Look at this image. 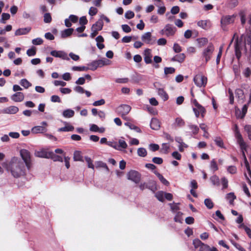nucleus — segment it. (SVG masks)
I'll list each match as a JSON object with an SVG mask.
<instances>
[{"label":"nucleus","mask_w":251,"mask_h":251,"mask_svg":"<svg viewBox=\"0 0 251 251\" xmlns=\"http://www.w3.org/2000/svg\"><path fill=\"white\" fill-rule=\"evenodd\" d=\"M3 166L14 177L18 178L25 174V165L23 161L17 157H12L7 163H3Z\"/></svg>","instance_id":"obj_1"},{"label":"nucleus","mask_w":251,"mask_h":251,"mask_svg":"<svg viewBox=\"0 0 251 251\" xmlns=\"http://www.w3.org/2000/svg\"><path fill=\"white\" fill-rule=\"evenodd\" d=\"M234 48L235 55L238 59H239L241 56V50H244L245 53L248 50L251 52V36L248 35L245 37L244 43L237 37L235 40Z\"/></svg>","instance_id":"obj_2"},{"label":"nucleus","mask_w":251,"mask_h":251,"mask_svg":"<svg viewBox=\"0 0 251 251\" xmlns=\"http://www.w3.org/2000/svg\"><path fill=\"white\" fill-rule=\"evenodd\" d=\"M235 137L237 138V142L238 144L240 145V148L242 150V155L244 157L245 163L247 169L248 173L249 176L251 177V171L250 169L249 163L248 162L247 158L246 157L244 151H246L247 145L244 142V140L242 138L241 134H240L239 131H237L235 133Z\"/></svg>","instance_id":"obj_3"},{"label":"nucleus","mask_w":251,"mask_h":251,"mask_svg":"<svg viewBox=\"0 0 251 251\" xmlns=\"http://www.w3.org/2000/svg\"><path fill=\"white\" fill-rule=\"evenodd\" d=\"M20 153L26 167L29 170L32 166L30 152L27 150L22 149L21 150Z\"/></svg>","instance_id":"obj_4"},{"label":"nucleus","mask_w":251,"mask_h":251,"mask_svg":"<svg viewBox=\"0 0 251 251\" xmlns=\"http://www.w3.org/2000/svg\"><path fill=\"white\" fill-rule=\"evenodd\" d=\"M110 61L106 58H103L91 62L89 65L91 67L90 69L94 71L97 69L98 67H101L105 65H109Z\"/></svg>","instance_id":"obj_5"},{"label":"nucleus","mask_w":251,"mask_h":251,"mask_svg":"<svg viewBox=\"0 0 251 251\" xmlns=\"http://www.w3.org/2000/svg\"><path fill=\"white\" fill-rule=\"evenodd\" d=\"M192 102L195 106L193 108V110L195 114L196 117L198 118L200 115H201L202 117H203L205 113V108L202 105L200 104L196 100H193Z\"/></svg>","instance_id":"obj_6"},{"label":"nucleus","mask_w":251,"mask_h":251,"mask_svg":"<svg viewBox=\"0 0 251 251\" xmlns=\"http://www.w3.org/2000/svg\"><path fill=\"white\" fill-rule=\"evenodd\" d=\"M127 178L134 183H139L141 179V175L138 172L135 170H130L126 175Z\"/></svg>","instance_id":"obj_7"},{"label":"nucleus","mask_w":251,"mask_h":251,"mask_svg":"<svg viewBox=\"0 0 251 251\" xmlns=\"http://www.w3.org/2000/svg\"><path fill=\"white\" fill-rule=\"evenodd\" d=\"M214 50V47L211 43H210L207 47L203 50L202 56L204 58L206 62L211 59Z\"/></svg>","instance_id":"obj_8"},{"label":"nucleus","mask_w":251,"mask_h":251,"mask_svg":"<svg viewBox=\"0 0 251 251\" xmlns=\"http://www.w3.org/2000/svg\"><path fill=\"white\" fill-rule=\"evenodd\" d=\"M195 84L199 87H205L207 83V77L201 74H198L194 77Z\"/></svg>","instance_id":"obj_9"},{"label":"nucleus","mask_w":251,"mask_h":251,"mask_svg":"<svg viewBox=\"0 0 251 251\" xmlns=\"http://www.w3.org/2000/svg\"><path fill=\"white\" fill-rule=\"evenodd\" d=\"M235 17L234 15L223 16L221 19V24L223 29H224L227 25L233 23Z\"/></svg>","instance_id":"obj_10"},{"label":"nucleus","mask_w":251,"mask_h":251,"mask_svg":"<svg viewBox=\"0 0 251 251\" xmlns=\"http://www.w3.org/2000/svg\"><path fill=\"white\" fill-rule=\"evenodd\" d=\"M131 107L129 105L122 104L116 108V111L120 115H127L131 110Z\"/></svg>","instance_id":"obj_11"},{"label":"nucleus","mask_w":251,"mask_h":251,"mask_svg":"<svg viewBox=\"0 0 251 251\" xmlns=\"http://www.w3.org/2000/svg\"><path fill=\"white\" fill-rule=\"evenodd\" d=\"M50 54L53 56L61 58L64 60H70V58L68 56L67 54L63 51H57L55 50H52L50 52Z\"/></svg>","instance_id":"obj_12"},{"label":"nucleus","mask_w":251,"mask_h":251,"mask_svg":"<svg viewBox=\"0 0 251 251\" xmlns=\"http://www.w3.org/2000/svg\"><path fill=\"white\" fill-rule=\"evenodd\" d=\"M141 39L142 41L146 44H152L155 42V39L152 41L151 38V33L150 32H148L144 34L142 36Z\"/></svg>","instance_id":"obj_13"},{"label":"nucleus","mask_w":251,"mask_h":251,"mask_svg":"<svg viewBox=\"0 0 251 251\" xmlns=\"http://www.w3.org/2000/svg\"><path fill=\"white\" fill-rule=\"evenodd\" d=\"M165 27L166 30V36L169 37L170 36H173L175 34L176 31V27H173L170 24L166 25Z\"/></svg>","instance_id":"obj_14"},{"label":"nucleus","mask_w":251,"mask_h":251,"mask_svg":"<svg viewBox=\"0 0 251 251\" xmlns=\"http://www.w3.org/2000/svg\"><path fill=\"white\" fill-rule=\"evenodd\" d=\"M197 25L204 29H208L211 27V23L209 20H201L197 23Z\"/></svg>","instance_id":"obj_15"},{"label":"nucleus","mask_w":251,"mask_h":251,"mask_svg":"<svg viewBox=\"0 0 251 251\" xmlns=\"http://www.w3.org/2000/svg\"><path fill=\"white\" fill-rule=\"evenodd\" d=\"M152 55L151 50L150 49H146L144 51V61L147 64H150L152 62Z\"/></svg>","instance_id":"obj_16"},{"label":"nucleus","mask_w":251,"mask_h":251,"mask_svg":"<svg viewBox=\"0 0 251 251\" xmlns=\"http://www.w3.org/2000/svg\"><path fill=\"white\" fill-rule=\"evenodd\" d=\"M235 95L236 97L238 98V101L239 102L241 103L244 102L245 97L242 90L240 89H237L235 90Z\"/></svg>","instance_id":"obj_17"},{"label":"nucleus","mask_w":251,"mask_h":251,"mask_svg":"<svg viewBox=\"0 0 251 251\" xmlns=\"http://www.w3.org/2000/svg\"><path fill=\"white\" fill-rule=\"evenodd\" d=\"M11 99L16 102H20L24 100V95L21 92H17L11 97Z\"/></svg>","instance_id":"obj_18"},{"label":"nucleus","mask_w":251,"mask_h":251,"mask_svg":"<svg viewBox=\"0 0 251 251\" xmlns=\"http://www.w3.org/2000/svg\"><path fill=\"white\" fill-rule=\"evenodd\" d=\"M31 30L30 27L19 28L15 32V36H20L25 35L28 33Z\"/></svg>","instance_id":"obj_19"},{"label":"nucleus","mask_w":251,"mask_h":251,"mask_svg":"<svg viewBox=\"0 0 251 251\" xmlns=\"http://www.w3.org/2000/svg\"><path fill=\"white\" fill-rule=\"evenodd\" d=\"M50 152V151H46L44 150L36 151L35 152V155L39 157L49 158Z\"/></svg>","instance_id":"obj_20"},{"label":"nucleus","mask_w":251,"mask_h":251,"mask_svg":"<svg viewBox=\"0 0 251 251\" xmlns=\"http://www.w3.org/2000/svg\"><path fill=\"white\" fill-rule=\"evenodd\" d=\"M151 127L154 130H158L160 127V122L156 118H152L150 124Z\"/></svg>","instance_id":"obj_21"},{"label":"nucleus","mask_w":251,"mask_h":251,"mask_svg":"<svg viewBox=\"0 0 251 251\" xmlns=\"http://www.w3.org/2000/svg\"><path fill=\"white\" fill-rule=\"evenodd\" d=\"M19 111V108L15 106H10L5 108L3 111L5 113L14 114Z\"/></svg>","instance_id":"obj_22"},{"label":"nucleus","mask_w":251,"mask_h":251,"mask_svg":"<svg viewBox=\"0 0 251 251\" xmlns=\"http://www.w3.org/2000/svg\"><path fill=\"white\" fill-rule=\"evenodd\" d=\"M103 25V23L102 19H100L92 25L91 29H96L99 31L102 29Z\"/></svg>","instance_id":"obj_23"},{"label":"nucleus","mask_w":251,"mask_h":251,"mask_svg":"<svg viewBox=\"0 0 251 251\" xmlns=\"http://www.w3.org/2000/svg\"><path fill=\"white\" fill-rule=\"evenodd\" d=\"M46 131V128L43 126H35L33 127L31 129L32 132L35 134L43 133Z\"/></svg>","instance_id":"obj_24"},{"label":"nucleus","mask_w":251,"mask_h":251,"mask_svg":"<svg viewBox=\"0 0 251 251\" xmlns=\"http://www.w3.org/2000/svg\"><path fill=\"white\" fill-rule=\"evenodd\" d=\"M62 115L65 118H70L74 116L75 112L72 109H68L63 112Z\"/></svg>","instance_id":"obj_25"},{"label":"nucleus","mask_w":251,"mask_h":251,"mask_svg":"<svg viewBox=\"0 0 251 251\" xmlns=\"http://www.w3.org/2000/svg\"><path fill=\"white\" fill-rule=\"evenodd\" d=\"M73 28H68L62 31L61 32V37L62 38H65L68 36H70L73 32Z\"/></svg>","instance_id":"obj_26"},{"label":"nucleus","mask_w":251,"mask_h":251,"mask_svg":"<svg viewBox=\"0 0 251 251\" xmlns=\"http://www.w3.org/2000/svg\"><path fill=\"white\" fill-rule=\"evenodd\" d=\"M49 158L52 159L54 161H60L63 162V158L55 154L54 152L50 151Z\"/></svg>","instance_id":"obj_27"},{"label":"nucleus","mask_w":251,"mask_h":251,"mask_svg":"<svg viewBox=\"0 0 251 251\" xmlns=\"http://www.w3.org/2000/svg\"><path fill=\"white\" fill-rule=\"evenodd\" d=\"M158 94L164 101L167 100L168 99V95L163 89L159 88L158 89Z\"/></svg>","instance_id":"obj_28"},{"label":"nucleus","mask_w":251,"mask_h":251,"mask_svg":"<svg viewBox=\"0 0 251 251\" xmlns=\"http://www.w3.org/2000/svg\"><path fill=\"white\" fill-rule=\"evenodd\" d=\"M65 124L67 125L65 127H61L58 129V131H71L74 129V127L73 126L68 124L67 123H65Z\"/></svg>","instance_id":"obj_29"},{"label":"nucleus","mask_w":251,"mask_h":251,"mask_svg":"<svg viewBox=\"0 0 251 251\" xmlns=\"http://www.w3.org/2000/svg\"><path fill=\"white\" fill-rule=\"evenodd\" d=\"M74 160L75 161H82L83 162V160L82 159V156L81 154V152L79 151H75L74 153Z\"/></svg>","instance_id":"obj_30"},{"label":"nucleus","mask_w":251,"mask_h":251,"mask_svg":"<svg viewBox=\"0 0 251 251\" xmlns=\"http://www.w3.org/2000/svg\"><path fill=\"white\" fill-rule=\"evenodd\" d=\"M236 197L232 192L227 194L226 196V199L229 201L230 204H233V201Z\"/></svg>","instance_id":"obj_31"},{"label":"nucleus","mask_w":251,"mask_h":251,"mask_svg":"<svg viewBox=\"0 0 251 251\" xmlns=\"http://www.w3.org/2000/svg\"><path fill=\"white\" fill-rule=\"evenodd\" d=\"M154 174L158 176V178L162 183L166 186L169 185V182L162 175L156 171L154 172Z\"/></svg>","instance_id":"obj_32"},{"label":"nucleus","mask_w":251,"mask_h":251,"mask_svg":"<svg viewBox=\"0 0 251 251\" xmlns=\"http://www.w3.org/2000/svg\"><path fill=\"white\" fill-rule=\"evenodd\" d=\"M118 148L121 149V151L123 149H125L127 148V145L126 143L124 140L123 138H121L118 141Z\"/></svg>","instance_id":"obj_33"},{"label":"nucleus","mask_w":251,"mask_h":251,"mask_svg":"<svg viewBox=\"0 0 251 251\" xmlns=\"http://www.w3.org/2000/svg\"><path fill=\"white\" fill-rule=\"evenodd\" d=\"M211 182L214 185L219 186L220 185V179L219 178L216 176H213L210 178Z\"/></svg>","instance_id":"obj_34"},{"label":"nucleus","mask_w":251,"mask_h":251,"mask_svg":"<svg viewBox=\"0 0 251 251\" xmlns=\"http://www.w3.org/2000/svg\"><path fill=\"white\" fill-rule=\"evenodd\" d=\"M240 65L239 63L233 65V70L236 76H239L240 75Z\"/></svg>","instance_id":"obj_35"},{"label":"nucleus","mask_w":251,"mask_h":251,"mask_svg":"<svg viewBox=\"0 0 251 251\" xmlns=\"http://www.w3.org/2000/svg\"><path fill=\"white\" fill-rule=\"evenodd\" d=\"M199 47L201 48L205 46L208 42V40L205 38H201L197 39Z\"/></svg>","instance_id":"obj_36"},{"label":"nucleus","mask_w":251,"mask_h":251,"mask_svg":"<svg viewBox=\"0 0 251 251\" xmlns=\"http://www.w3.org/2000/svg\"><path fill=\"white\" fill-rule=\"evenodd\" d=\"M137 154L139 156L145 157L147 154V151L145 148H140L137 150Z\"/></svg>","instance_id":"obj_37"},{"label":"nucleus","mask_w":251,"mask_h":251,"mask_svg":"<svg viewBox=\"0 0 251 251\" xmlns=\"http://www.w3.org/2000/svg\"><path fill=\"white\" fill-rule=\"evenodd\" d=\"M210 167L213 172H215L218 170V167L215 159H213L211 161Z\"/></svg>","instance_id":"obj_38"},{"label":"nucleus","mask_w":251,"mask_h":251,"mask_svg":"<svg viewBox=\"0 0 251 251\" xmlns=\"http://www.w3.org/2000/svg\"><path fill=\"white\" fill-rule=\"evenodd\" d=\"M164 194L163 191H159L155 194L156 198L158 199V201L161 202H163L164 201Z\"/></svg>","instance_id":"obj_39"},{"label":"nucleus","mask_w":251,"mask_h":251,"mask_svg":"<svg viewBox=\"0 0 251 251\" xmlns=\"http://www.w3.org/2000/svg\"><path fill=\"white\" fill-rule=\"evenodd\" d=\"M239 16L240 17L241 22L242 25H245L246 22V15L244 11H241L239 13Z\"/></svg>","instance_id":"obj_40"},{"label":"nucleus","mask_w":251,"mask_h":251,"mask_svg":"<svg viewBox=\"0 0 251 251\" xmlns=\"http://www.w3.org/2000/svg\"><path fill=\"white\" fill-rule=\"evenodd\" d=\"M52 18L50 14L46 13L44 15V22L46 23H50L51 22Z\"/></svg>","instance_id":"obj_41"},{"label":"nucleus","mask_w":251,"mask_h":251,"mask_svg":"<svg viewBox=\"0 0 251 251\" xmlns=\"http://www.w3.org/2000/svg\"><path fill=\"white\" fill-rule=\"evenodd\" d=\"M176 214L174 218V220L176 222H177V223H181V221H182V218H181V217H182V213L181 212H176Z\"/></svg>","instance_id":"obj_42"},{"label":"nucleus","mask_w":251,"mask_h":251,"mask_svg":"<svg viewBox=\"0 0 251 251\" xmlns=\"http://www.w3.org/2000/svg\"><path fill=\"white\" fill-rule=\"evenodd\" d=\"M178 204H179V203H175L170 204L171 210L174 213H176V212H178L177 211L179 209Z\"/></svg>","instance_id":"obj_43"},{"label":"nucleus","mask_w":251,"mask_h":251,"mask_svg":"<svg viewBox=\"0 0 251 251\" xmlns=\"http://www.w3.org/2000/svg\"><path fill=\"white\" fill-rule=\"evenodd\" d=\"M204 204L208 209H211L213 207V203L210 199H206L204 200Z\"/></svg>","instance_id":"obj_44"},{"label":"nucleus","mask_w":251,"mask_h":251,"mask_svg":"<svg viewBox=\"0 0 251 251\" xmlns=\"http://www.w3.org/2000/svg\"><path fill=\"white\" fill-rule=\"evenodd\" d=\"M175 72V69L173 67H165L164 68L165 75H167L169 74H174Z\"/></svg>","instance_id":"obj_45"},{"label":"nucleus","mask_w":251,"mask_h":251,"mask_svg":"<svg viewBox=\"0 0 251 251\" xmlns=\"http://www.w3.org/2000/svg\"><path fill=\"white\" fill-rule=\"evenodd\" d=\"M20 84L25 88H28L29 86L31 85V84L26 79H22Z\"/></svg>","instance_id":"obj_46"},{"label":"nucleus","mask_w":251,"mask_h":251,"mask_svg":"<svg viewBox=\"0 0 251 251\" xmlns=\"http://www.w3.org/2000/svg\"><path fill=\"white\" fill-rule=\"evenodd\" d=\"M244 129L248 135L249 139L251 140V126L246 125L245 126Z\"/></svg>","instance_id":"obj_47"},{"label":"nucleus","mask_w":251,"mask_h":251,"mask_svg":"<svg viewBox=\"0 0 251 251\" xmlns=\"http://www.w3.org/2000/svg\"><path fill=\"white\" fill-rule=\"evenodd\" d=\"M214 141L217 146L222 148H224L223 141L220 137H216Z\"/></svg>","instance_id":"obj_48"},{"label":"nucleus","mask_w":251,"mask_h":251,"mask_svg":"<svg viewBox=\"0 0 251 251\" xmlns=\"http://www.w3.org/2000/svg\"><path fill=\"white\" fill-rule=\"evenodd\" d=\"M89 69L88 68L82 66V67H77V66H74L72 67V70L75 71H86Z\"/></svg>","instance_id":"obj_49"},{"label":"nucleus","mask_w":251,"mask_h":251,"mask_svg":"<svg viewBox=\"0 0 251 251\" xmlns=\"http://www.w3.org/2000/svg\"><path fill=\"white\" fill-rule=\"evenodd\" d=\"M147 189H149L153 192H154L157 190L155 183L154 181L150 182L149 185H148Z\"/></svg>","instance_id":"obj_50"},{"label":"nucleus","mask_w":251,"mask_h":251,"mask_svg":"<svg viewBox=\"0 0 251 251\" xmlns=\"http://www.w3.org/2000/svg\"><path fill=\"white\" fill-rule=\"evenodd\" d=\"M200 128L202 130H203L204 133L203 134V136L206 138H208V133L207 131V129H206V126L205 125V124H201L200 125Z\"/></svg>","instance_id":"obj_51"},{"label":"nucleus","mask_w":251,"mask_h":251,"mask_svg":"<svg viewBox=\"0 0 251 251\" xmlns=\"http://www.w3.org/2000/svg\"><path fill=\"white\" fill-rule=\"evenodd\" d=\"M189 128L191 129L192 132L194 134H197L199 131V128L196 125H189Z\"/></svg>","instance_id":"obj_52"},{"label":"nucleus","mask_w":251,"mask_h":251,"mask_svg":"<svg viewBox=\"0 0 251 251\" xmlns=\"http://www.w3.org/2000/svg\"><path fill=\"white\" fill-rule=\"evenodd\" d=\"M36 49L34 47H32L30 49H28L26 51V53L29 56L35 55L36 54Z\"/></svg>","instance_id":"obj_53"},{"label":"nucleus","mask_w":251,"mask_h":251,"mask_svg":"<svg viewBox=\"0 0 251 251\" xmlns=\"http://www.w3.org/2000/svg\"><path fill=\"white\" fill-rule=\"evenodd\" d=\"M193 243L195 248H198L199 247L200 248L202 246V245L203 244V243H202L201 241L198 239L194 240Z\"/></svg>","instance_id":"obj_54"},{"label":"nucleus","mask_w":251,"mask_h":251,"mask_svg":"<svg viewBox=\"0 0 251 251\" xmlns=\"http://www.w3.org/2000/svg\"><path fill=\"white\" fill-rule=\"evenodd\" d=\"M125 125L127 126H128L131 129H134L137 132H140V130L139 127L137 126L131 124L129 122H126L125 124Z\"/></svg>","instance_id":"obj_55"},{"label":"nucleus","mask_w":251,"mask_h":251,"mask_svg":"<svg viewBox=\"0 0 251 251\" xmlns=\"http://www.w3.org/2000/svg\"><path fill=\"white\" fill-rule=\"evenodd\" d=\"M176 124L178 126H182L185 125L184 120L181 118H176Z\"/></svg>","instance_id":"obj_56"},{"label":"nucleus","mask_w":251,"mask_h":251,"mask_svg":"<svg viewBox=\"0 0 251 251\" xmlns=\"http://www.w3.org/2000/svg\"><path fill=\"white\" fill-rule=\"evenodd\" d=\"M238 5L237 0H229L228 6L231 8H234Z\"/></svg>","instance_id":"obj_57"},{"label":"nucleus","mask_w":251,"mask_h":251,"mask_svg":"<svg viewBox=\"0 0 251 251\" xmlns=\"http://www.w3.org/2000/svg\"><path fill=\"white\" fill-rule=\"evenodd\" d=\"M235 115L237 118L243 119L244 117H242V111L240 110L237 107H235Z\"/></svg>","instance_id":"obj_58"},{"label":"nucleus","mask_w":251,"mask_h":251,"mask_svg":"<svg viewBox=\"0 0 251 251\" xmlns=\"http://www.w3.org/2000/svg\"><path fill=\"white\" fill-rule=\"evenodd\" d=\"M185 58V55L184 53H180L176 55V61L179 62H182Z\"/></svg>","instance_id":"obj_59"},{"label":"nucleus","mask_w":251,"mask_h":251,"mask_svg":"<svg viewBox=\"0 0 251 251\" xmlns=\"http://www.w3.org/2000/svg\"><path fill=\"white\" fill-rule=\"evenodd\" d=\"M85 161L87 163L88 167L89 168L94 169V166L93 164L92 160L89 157H85Z\"/></svg>","instance_id":"obj_60"},{"label":"nucleus","mask_w":251,"mask_h":251,"mask_svg":"<svg viewBox=\"0 0 251 251\" xmlns=\"http://www.w3.org/2000/svg\"><path fill=\"white\" fill-rule=\"evenodd\" d=\"M10 17V16L9 14L5 13H2L1 15V22L2 23L4 24L5 23L4 21L9 19Z\"/></svg>","instance_id":"obj_61"},{"label":"nucleus","mask_w":251,"mask_h":251,"mask_svg":"<svg viewBox=\"0 0 251 251\" xmlns=\"http://www.w3.org/2000/svg\"><path fill=\"white\" fill-rule=\"evenodd\" d=\"M43 40L40 38H37L36 39H34L32 40V43L33 44L35 45H39L43 43Z\"/></svg>","instance_id":"obj_62"},{"label":"nucleus","mask_w":251,"mask_h":251,"mask_svg":"<svg viewBox=\"0 0 251 251\" xmlns=\"http://www.w3.org/2000/svg\"><path fill=\"white\" fill-rule=\"evenodd\" d=\"M243 74L245 77H249L251 74V70L249 67H247L244 70Z\"/></svg>","instance_id":"obj_63"},{"label":"nucleus","mask_w":251,"mask_h":251,"mask_svg":"<svg viewBox=\"0 0 251 251\" xmlns=\"http://www.w3.org/2000/svg\"><path fill=\"white\" fill-rule=\"evenodd\" d=\"M200 251H211L210 250V247L207 245L203 244L202 246L200 248Z\"/></svg>","instance_id":"obj_64"}]
</instances>
